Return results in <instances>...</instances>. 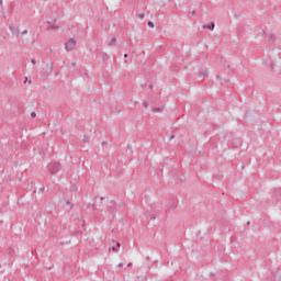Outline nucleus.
Listing matches in <instances>:
<instances>
[{
	"instance_id": "obj_5",
	"label": "nucleus",
	"mask_w": 281,
	"mask_h": 281,
	"mask_svg": "<svg viewBox=\"0 0 281 281\" xmlns=\"http://www.w3.org/2000/svg\"><path fill=\"white\" fill-rule=\"evenodd\" d=\"M122 267V265H119V268H121Z\"/></svg>"
},
{
	"instance_id": "obj_4",
	"label": "nucleus",
	"mask_w": 281,
	"mask_h": 281,
	"mask_svg": "<svg viewBox=\"0 0 281 281\" xmlns=\"http://www.w3.org/2000/svg\"><path fill=\"white\" fill-rule=\"evenodd\" d=\"M209 30H214V23H212L211 26H209Z\"/></svg>"
},
{
	"instance_id": "obj_1",
	"label": "nucleus",
	"mask_w": 281,
	"mask_h": 281,
	"mask_svg": "<svg viewBox=\"0 0 281 281\" xmlns=\"http://www.w3.org/2000/svg\"><path fill=\"white\" fill-rule=\"evenodd\" d=\"M66 49H67V52H74V49H76V40L70 38V40L66 43Z\"/></svg>"
},
{
	"instance_id": "obj_3",
	"label": "nucleus",
	"mask_w": 281,
	"mask_h": 281,
	"mask_svg": "<svg viewBox=\"0 0 281 281\" xmlns=\"http://www.w3.org/2000/svg\"><path fill=\"white\" fill-rule=\"evenodd\" d=\"M148 26H149V27H155V23L148 22Z\"/></svg>"
},
{
	"instance_id": "obj_2",
	"label": "nucleus",
	"mask_w": 281,
	"mask_h": 281,
	"mask_svg": "<svg viewBox=\"0 0 281 281\" xmlns=\"http://www.w3.org/2000/svg\"><path fill=\"white\" fill-rule=\"evenodd\" d=\"M117 249H120V243H116V247L115 246L112 247V251H117Z\"/></svg>"
}]
</instances>
